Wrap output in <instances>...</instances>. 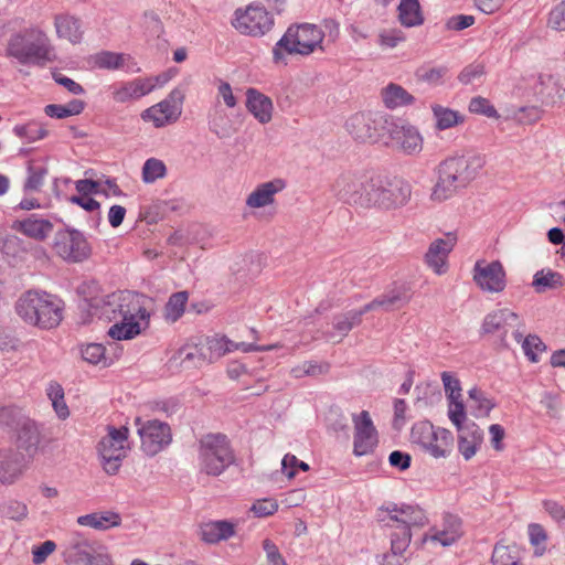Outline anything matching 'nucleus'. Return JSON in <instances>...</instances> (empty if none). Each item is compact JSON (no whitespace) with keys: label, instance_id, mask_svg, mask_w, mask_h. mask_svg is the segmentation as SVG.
Here are the masks:
<instances>
[{"label":"nucleus","instance_id":"1","mask_svg":"<svg viewBox=\"0 0 565 565\" xmlns=\"http://www.w3.org/2000/svg\"><path fill=\"white\" fill-rule=\"evenodd\" d=\"M6 55L22 65L44 66L53 61V47L47 34L39 28H26L10 35Z\"/></svg>","mask_w":565,"mask_h":565},{"label":"nucleus","instance_id":"2","mask_svg":"<svg viewBox=\"0 0 565 565\" xmlns=\"http://www.w3.org/2000/svg\"><path fill=\"white\" fill-rule=\"evenodd\" d=\"M61 301L39 290L23 292L15 302V312L23 322L40 329H53L62 319Z\"/></svg>","mask_w":565,"mask_h":565},{"label":"nucleus","instance_id":"3","mask_svg":"<svg viewBox=\"0 0 565 565\" xmlns=\"http://www.w3.org/2000/svg\"><path fill=\"white\" fill-rule=\"evenodd\" d=\"M140 300L141 298L137 294L127 290L84 300L81 305L79 322L89 323L93 316L113 321L122 312L131 313V311L139 310Z\"/></svg>","mask_w":565,"mask_h":565},{"label":"nucleus","instance_id":"4","mask_svg":"<svg viewBox=\"0 0 565 565\" xmlns=\"http://www.w3.org/2000/svg\"><path fill=\"white\" fill-rule=\"evenodd\" d=\"M369 207L396 211L406 206L413 193L412 184L399 177L373 175Z\"/></svg>","mask_w":565,"mask_h":565},{"label":"nucleus","instance_id":"5","mask_svg":"<svg viewBox=\"0 0 565 565\" xmlns=\"http://www.w3.org/2000/svg\"><path fill=\"white\" fill-rule=\"evenodd\" d=\"M235 461L230 440L222 434H207L199 439L198 462L201 472L220 476Z\"/></svg>","mask_w":565,"mask_h":565},{"label":"nucleus","instance_id":"6","mask_svg":"<svg viewBox=\"0 0 565 565\" xmlns=\"http://www.w3.org/2000/svg\"><path fill=\"white\" fill-rule=\"evenodd\" d=\"M324 32L321 28L303 23L290 26L275 46L273 54L276 63L284 61L281 50L288 54L310 55L316 50L323 51Z\"/></svg>","mask_w":565,"mask_h":565},{"label":"nucleus","instance_id":"7","mask_svg":"<svg viewBox=\"0 0 565 565\" xmlns=\"http://www.w3.org/2000/svg\"><path fill=\"white\" fill-rule=\"evenodd\" d=\"M128 436L129 428L126 426L108 425L106 427V434L97 445L99 460L106 473L116 475L121 467L129 450Z\"/></svg>","mask_w":565,"mask_h":565},{"label":"nucleus","instance_id":"8","mask_svg":"<svg viewBox=\"0 0 565 565\" xmlns=\"http://www.w3.org/2000/svg\"><path fill=\"white\" fill-rule=\"evenodd\" d=\"M388 121L390 118L381 113H356L347 120L345 128L356 141L384 142Z\"/></svg>","mask_w":565,"mask_h":565},{"label":"nucleus","instance_id":"9","mask_svg":"<svg viewBox=\"0 0 565 565\" xmlns=\"http://www.w3.org/2000/svg\"><path fill=\"white\" fill-rule=\"evenodd\" d=\"M412 443L417 444L422 449L434 458L446 457L452 446V434L443 428L435 429L429 422L415 424L411 431Z\"/></svg>","mask_w":565,"mask_h":565},{"label":"nucleus","instance_id":"10","mask_svg":"<svg viewBox=\"0 0 565 565\" xmlns=\"http://www.w3.org/2000/svg\"><path fill=\"white\" fill-rule=\"evenodd\" d=\"M373 175H356L350 172L341 173L332 183V193L341 201L369 207Z\"/></svg>","mask_w":565,"mask_h":565},{"label":"nucleus","instance_id":"11","mask_svg":"<svg viewBox=\"0 0 565 565\" xmlns=\"http://www.w3.org/2000/svg\"><path fill=\"white\" fill-rule=\"evenodd\" d=\"M384 143L404 154L416 156L423 150L424 139L415 126L390 118Z\"/></svg>","mask_w":565,"mask_h":565},{"label":"nucleus","instance_id":"12","mask_svg":"<svg viewBox=\"0 0 565 565\" xmlns=\"http://www.w3.org/2000/svg\"><path fill=\"white\" fill-rule=\"evenodd\" d=\"M185 98L184 89L175 87L168 97L141 113L143 121L152 122L156 128L175 122L182 114Z\"/></svg>","mask_w":565,"mask_h":565},{"label":"nucleus","instance_id":"13","mask_svg":"<svg viewBox=\"0 0 565 565\" xmlns=\"http://www.w3.org/2000/svg\"><path fill=\"white\" fill-rule=\"evenodd\" d=\"M353 455L363 457L375 451L379 445V433L367 411L352 414Z\"/></svg>","mask_w":565,"mask_h":565},{"label":"nucleus","instance_id":"14","mask_svg":"<svg viewBox=\"0 0 565 565\" xmlns=\"http://www.w3.org/2000/svg\"><path fill=\"white\" fill-rule=\"evenodd\" d=\"M54 249L61 258L70 263H81L92 253L85 236L76 230L58 231L54 238Z\"/></svg>","mask_w":565,"mask_h":565},{"label":"nucleus","instance_id":"15","mask_svg":"<svg viewBox=\"0 0 565 565\" xmlns=\"http://www.w3.org/2000/svg\"><path fill=\"white\" fill-rule=\"evenodd\" d=\"M232 24L243 34L258 36L268 32L274 21L264 7L250 4L235 11Z\"/></svg>","mask_w":565,"mask_h":565},{"label":"nucleus","instance_id":"16","mask_svg":"<svg viewBox=\"0 0 565 565\" xmlns=\"http://www.w3.org/2000/svg\"><path fill=\"white\" fill-rule=\"evenodd\" d=\"M380 521L385 526H407L409 531L423 527L428 523V518L423 509L409 504H391L381 509Z\"/></svg>","mask_w":565,"mask_h":565},{"label":"nucleus","instance_id":"17","mask_svg":"<svg viewBox=\"0 0 565 565\" xmlns=\"http://www.w3.org/2000/svg\"><path fill=\"white\" fill-rule=\"evenodd\" d=\"M503 265L499 260H478L472 269V279L483 292L500 294L507 287Z\"/></svg>","mask_w":565,"mask_h":565},{"label":"nucleus","instance_id":"18","mask_svg":"<svg viewBox=\"0 0 565 565\" xmlns=\"http://www.w3.org/2000/svg\"><path fill=\"white\" fill-rule=\"evenodd\" d=\"M137 424L141 448L147 455L154 456L171 443V429L168 424L158 419L141 423L139 418Z\"/></svg>","mask_w":565,"mask_h":565},{"label":"nucleus","instance_id":"19","mask_svg":"<svg viewBox=\"0 0 565 565\" xmlns=\"http://www.w3.org/2000/svg\"><path fill=\"white\" fill-rule=\"evenodd\" d=\"M149 315L145 309L142 301H139V310L119 315L114 324L108 329L107 334L114 340H131L148 326Z\"/></svg>","mask_w":565,"mask_h":565},{"label":"nucleus","instance_id":"20","mask_svg":"<svg viewBox=\"0 0 565 565\" xmlns=\"http://www.w3.org/2000/svg\"><path fill=\"white\" fill-rule=\"evenodd\" d=\"M440 166L447 170L461 186H466L483 168L484 158L480 154L451 157L446 159Z\"/></svg>","mask_w":565,"mask_h":565},{"label":"nucleus","instance_id":"21","mask_svg":"<svg viewBox=\"0 0 565 565\" xmlns=\"http://www.w3.org/2000/svg\"><path fill=\"white\" fill-rule=\"evenodd\" d=\"M457 243V237L452 233H447L445 237L434 239L424 255V262L434 274L441 276L449 269L448 256Z\"/></svg>","mask_w":565,"mask_h":565},{"label":"nucleus","instance_id":"22","mask_svg":"<svg viewBox=\"0 0 565 565\" xmlns=\"http://www.w3.org/2000/svg\"><path fill=\"white\" fill-rule=\"evenodd\" d=\"M99 545L78 531L72 532L64 545V561L68 565H84Z\"/></svg>","mask_w":565,"mask_h":565},{"label":"nucleus","instance_id":"23","mask_svg":"<svg viewBox=\"0 0 565 565\" xmlns=\"http://www.w3.org/2000/svg\"><path fill=\"white\" fill-rule=\"evenodd\" d=\"M520 328L521 322L518 313L514 311L503 308V309H495L491 312H489L481 324V332L484 334H493L497 332H503L501 337V344L504 348H508V342L505 339V328Z\"/></svg>","mask_w":565,"mask_h":565},{"label":"nucleus","instance_id":"24","mask_svg":"<svg viewBox=\"0 0 565 565\" xmlns=\"http://www.w3.org/2000/svg\"><path fill=\"white\" fill-rule=\"evenodd\" d=\"M41 441V433L36 423L30 418H22L17 424L15 446L28 457H33Z\"/></svg>","mask_w":565,"mask_h":565},{"label":"nucleus","instance_id":"25","mask_svg":"<svg viewBox=\"0 0 565 565\" xmlns=\"http://www.w3.org/2000/svg\"><path fill=\"white\" fill-rule=\"evenodd\" d=\"M160 82V76L156 78H137L115 87L113 90V99L116 103H128L138 99L151 93L157 83Z\"/></svg>","mask_w":565,"mask_h":565},{"label":"nucleus","instance_id":"26","mask_svg":"<svg viewBox=\"0 0 565 565\" xmlns=\"http://www.w3.org/2000/svg\"><path fill=\"white\" fill-rule=\"evenodd\" d=\"M11 228L31 239L43 242L53 233L54 225L50 220L38 217L33 214L25 218L13 221Z\"/></svg>","mask_w":565,"mask_h":565},{"label":"nucleus","instance_id":"27","mask_svg":"<svg viewBox=\"0 0 565 565\" xmlns=\"http://www.w3.org/2000/svg\"><path fill=\"white\" fill-rule=\"evenodd\" d=\"M462 536L461 521L457 516L447 515L443 527H433L423 537V543L430 541L439 543L444 547L454 545Z\"/></svg>","mask_w":565,"mask_h":565},{"label":"nucleus","instance_id":"28","mask_svg":"<svg viewBox=\"0 0 565 565\" xmlns=\"http://www.w3.org/2000/svg\"><path fill=\"white\" fill-rule=\"evenodd\" d=\"M458 430V450L466 460L471 459L483 440V433L472 422L457 427Z\"/></svg>","mask_w":565,"mask_h":565},{"label":"nucleus","instance_id":"29","mask_svg":"<svg viewBox=\"0 0 565 565\" xmlns=\"http://www.w3.org/2000/svg\"><path fill=\"white\" fill-rule=\"evenodd\" d=\"M286 188L282 179H274L262 183L255 188L246 199V205L250 209H260L270 205L275 201V195Z\"/></svg>","mask_w":565,"mask_h":565},{"label":"nucleus","instance_id":"30","mask_svg":"<svg viewBox=\"0 0 565 565\" xmlns=\"http://www.w3.org/2000/svg\"><path fill=\"white\" fill-rule=\"evenodd\" d=\"M237 523L226 520L210 521L200 527L201 540L209 544H215L235 535Z\"/></svg>","mask_w":565,"mask_h":565},{"label":"nucleus","instance_id":"31","mask_svg":"<svg viewBox=\"0 0 565 565\" xmlns=\"http://www.w3.org/2000/svg\"><path fill=\"white\" fill-rule=\"evenodd\" d=\"M24 466L12 449H0V482L14 483L23 473Z\"/></svg>","mask_w":565,"mask_h":565},{"label":"nucleus","instance_id":"32","mask_svg":"<svg viewBox=\"0 0 565 565\" xmlns=\"http://www.w3.org/2000/svg\"><path fill=\"white\" fill-rule=\"evenodd\" d=\"M246 107L253 116L260 122L267 124L273 117V103L270 98L259 93L255 88H248L246 92Z\"/></svg>","mask_w":565,"mask_h":565},{"label":"nucleus","instance_id":"33","mask_svg":"<svg viewBox=\"0 0 565 565\" xmlns=\"http://www.w3.org/2000/svg\"><path fill=\"white\" fill-rule=\"evenodd\" d=\"M201 343L207 362H213L226 353H231L236 350L241 351L238 345L243 344L244 342H234L224 335L216 334L205 338V340Z\"/></svg>","mask_w":565,"mask_h":565},{"label":"nucleus","instance_id":"34","mask_svg":"<svg viewBox=\"0 0 565 565\" xmlns=\"http://www.w3.org/2000/svg\"><path fill=\"white\" fill-rule=\"evenodd\" d=\"M76 523L97 531H106L110 527H118L121 524V516L115 511L93 512L78 516Z\"/></svg>","mask_w":565,"mask_h":565},{"label":"nucleus","instance_id":"35","mask_svg":"<svg viewBox=\"0 0 565 565\" xmlns=\"http://www.w3.org/2000/svg\"><path fill=\"white\" fill-rule=\"evenodd\" d=\"M381 98L388 109L411 106L415 103V97L403 86L396 83H388L381 89Z\"/></svg>","mask_w":565,"mask_h":565},{"label":"nucleus","instance_id":"36","mask_svg":"<svg viewBox=\"0 0 565 565\" xmlns=\"http://www.w3.org/2000/svg\"><path fill=\"white\" fill-rule=\"evenodd\" d=\"M209 128L221 139L228 138L234 132L232 119L220 105L209 111Z\"/></svg>","mask_w":565,"mask_h":565},{"label":"nucleus","instance_id":"37","mask_svg":"<svg viewBox=\"0 0 565 565\" xmlns=\"http://www.w3.org/2000/svg\"><path fill=\"white\" fill-rule=\"evenodd\" d=\"M430 109L437 130H447L465 121V116L461 113L440 104H431Z\"/></svg>","mask_w":565,"mask_h":565},{"label":"nucleus","instance_id":"38","mask_svg":"<svg viewBox=\"0 0 565 565\" xmlns=\"http://www.w3.org/2000/svg\"><path fill=\"white\" fill-rule=\"evenodd\" d=\"M459 188L462 186L440 166L438 181L433 188L430 199L436 202L446 201L450 199Z\"/></svg>","mask_w":565,"mask_h":565},{"label":"nucleus","instance_id":"39","mask_svg":"<svg viewBox=\"0 0 565 565\" xmlns=\"http://www.w3.org/2000/svg\"><path fill=\"white\" fill-rule=\"evenodd\" d=\"M513 338L518 343L522 344L524 354L533 363L539 362V355L546 350V345L537 335L529 334L524 337V331L520 330V328L514 330Z\"/></svg>","mask_w":565,"mask_h":565},{"label":"nucleus","instance_id":"40","mask_svg":"<svg viewBox=\"0 0 565 565\" xmlns=\"http://www.w3.org/2000/svg\"><path fill=\"white\" fill-rule=\"evenodd\" d=\"M174 360L179 361V364L185 369L198 367L202 365V363L207 362L201 342L198 344L188 343L183 345L175 353Z\"/></svg>","mask_w":565,"mask_h":565},{"label":"nucleus","instance_id":"41","mask_svg":"<svg viewBox=\"0 0 565 565\" xmlns=\"http://www.w3.org/2000/svg\"><path fill=\"white\" fill-rule=\"evenodd\" d=\"M54 25L58 38L78 43L82 39L81 25L77 19L70 15H56Z\"/></svg>","mask_w":565,"mask_h":565},{"label":"nucleus","instance_id":"42","mask_svg":"<svg viewBox=\"0 0 565 565\" xmlns=\"http://www.w3.org/2000/svg\"><path fill=\"white\" fill-rule=\"evenodd\" d=\"M397 11L401 24L406 28L417 26L424 22L418 0H401Z\"/></svg>","mask_w":565,"mask_h":565},{"label":"nucleus","instance_id":"43","mask_svg":"<svg viewBox=\"0 0 565 565\" xmlns=\"http://www.w3.org/2000/svg\"><path fill=\"white\" fill-rule=\"evenodd\" d=\"M540 95L545 105H555L565 98V87L552 76L541 77Z\"/></svg>","mask_w":565,"mask_h":565},{"label":"nucleus","instance_id":"44","mask_svg":"<svg viewBox=\"0 0 565 565\" xmlns=\"http://www.w3.org/2000/svg\"><path fill=\"white\" fill-rule=\"evenodd\" d=\"M409 298L405 292L393 290L388 294H385L370 303L363 307V311L369 312L371 310H375L377 308H383L385 310H391L395 307H402L408 302Z\"/></svg>","mask_w":565,"mask_h":565},{"label":"nucleus","instance_id":"45","mask_svg":"<svg viewBox=\"0 0 565 565\" xmlns=\"http://www.w3.org/2000/svg\"><path fill=\"white\" fill-rule=\"evenodd\" d=\"M85 362L102 369L109 366L113 360L106 354V348L100 343H87L81 349Z\"/></svg>","mask_w":565,"mask_h":565},{"label":"nucleus","instance_id":"46","mask_svg":"<svg viewBox=\"0 0 565 565\" xmlns=\"http://www.w3.org/2000/svg\"><path fill=\"white\" fill-rule=\"evenodd\" d=\"M0 250L13 258H21L28 253L24 241L9 233H0Z\"/></svg>","mask_w":565,"mask_h":565},{"label":"nucleus","instance_id":"47","mask_svg":"<svg viewBox=\"0 0 565 565\" xmlns=\"http://www.w3.org/2000/svg\"><path fill=\"white\" fill-rule=\"evenodd\" d=\"M532 285L537 292H544L547 289H556L563 286V276L551 269H542L534 275Z\"/></svg>","mask_w":565,"mask_h":565},{"label":"nucleus","instance_id":"48","mask_svg":"<svg viewBox=\"0 0 565 565\" xmlns=\"http://www.w3.org/2000/svg\"><path fill=\"white\" fill-rule=\"evenodd\" d=\"M392 532L391 539V552L395 556H402L408 548L412 541V531L407 526H390Z\"/></svg>","mask_w":565,"mask_h":565},{"label":"nucleus","instance_id":"49","mask_svg":"<svg viewBox=\"0 0 565 565\" xmlns=\"http://www.w3.org/2000/svg\"><path fill=\"white\" fill-rule=\"evenodd\" d=\"M520 556L516 546L497 544L493 548L492 565H520Z\"/></svg>","mask_w":565,"mask_h":565},{"label":"nucleus","instance_id":"50","mask_svg":"<svg viewBox=\"0 0 565 565\" xmlns=\"http://www.w3.org/2000/svg\"><path fill=\"white\" fill-rule=\"evenodd\" d=\"M13 132L28 142H35L47 136V130L44 125L34 120L24 125H17L13 128Z\"/></svg>","mask_w":565,"mask_h":565},{"label":"nucleus","instance_id":"51","mask_svg":"<svg viewBox=\"0 0 565 565\" xmlns=\"http://www.w3.org/2000/svg\"><path fill=\"white\" fill-rule=\"evenodd\" d=\"M84 109V102L79 99L71 100L65 105L50 104L45 106L44 111L47 116L53 118H66L78 115Z\"/></svg>","mask_w":565,"mask_h":565},{"label":"nucleus","instance_id":"52","mask_svg":"<svg viewBox=\"0 0 565 565\" xmlns=\"http://www.w3.org/2000/svg\"><path fill=\"white\" fill-rule=\"evenodd\" d=\"M330 370V364L327 362H315V361H305L296 366H294L290 371L291 375L296 379H300L303 376H319L327 374Z\"/></svg>","mask_w":565,"mask_h":565},{"label":"nucleus","instance_id":"53","mask_svg":"<svg viewBox=\"0 0 565 565\" xmlns=\"http://www.w3.org/2000/svg\"><path fill=\"white\" fill-rule=\"evenodd\" d=\"M47 396L58 418L66 419L70 411L64 399L63 387L57 383H51L47 387Z\"/></svg>","mask_w":565,"mask_h":565},{"label":"nucleus","instance_id":"54","mask_svg":"<svg viewBox=\"0 0 565 565\" xmlns=\"http://www.w3.org/2000/svg\"><path fill=\"white\" fill-rule=\"evenodd\" d=\"M167 174V167L162 160L157 158L147 159L142 167V181L145 183H153Z\"/></svg>","mask_w":565,"mask_h":565},{"label":"nucleus","instance_id":"55","mask_svg":"<svg viewBox=\"0 0 565 565\" xmlns=\"http://www.w3.org/2000/svg\"><path fill=\"white\" fill-rule=\"evenodd\" d=\"M470 408L475 412L477 417L488 416L490 411L494 407L491 399L487 398L486 395L478 388H471L469 391Z\"/></svg>","mask_w":565,"mask_h":565},{"label":"nucleus","instance_id":"56","mask_svg":"<svg viewBox=\"0 0 565 565\" xmlns=\"http://www.w3.org/2000/svg\"><path fill=\"white\" fill-rule=\"evenodd\" d=\"M366 313L363 308L359 310L349 311L342 316H339L334 320V328L339 331L340 337H344L354 327L360 324L362 316Z\"/></svg>","mask_w":565,"mask_h":565},{"label":"nucleus","instance_id":"57","mask_svg":"<svg viewBox=\"0 0 565 565\" xmlns=\"http://www.w3.org/2000/svg\"><path fill=\"white\" fill-rule=\"evenodd\" d=\"M186 301V291H179L173 294L166 305V318L172 322L177 321L184 312Z\"/></svg>","mask_w":565,"mask_h":565},{"label":"nucleus","instance_id":"58","mask_svg":"<svg viewBox=\"0 0 565 565\" xmlns=\"http://www.w3.org/2000/svg\"><path fill=\"white\" fill-rule=\"evenodd\" d=\"M127 58L126 54L104 51L96 54L95 64L100 68L118 70L125 65Z\"/></svg>","mask_w":565,"mask_h":565},{"label":"nucleus","instance_id":"59","mask_svg":"<svg viewBox=\"0 0 565 565\" xmlns=\"http://www.w3.org/2000/svg\"><path fill=\"white\" fill-rule=\"evenodd\" d=\"M0 512L3 516L13 521H22L29 514L28 505L15 499L3 502Z\"/></svg>","mask_w":565,"mask_h":565},{"label":"nucleus","instance_id":"60","mask_svg":"<svg viewBox=\"0 0 565 565\" xmlns=\"http://www.w3.org/2000/svg\"><path fill=\"white\" fill-rule=\"evenodd\" d=\"M527 533L531 544L535 547L534 555L542 556L546 551L544 545L547 540L546 531L541 524L532 523L527 527Z\"/></svg>","mask_w":565,"mask_h":565},{"label":"nucleus","instance_id":"61","mask_svg":"<svg viewBox=\"0 0 565 565\" xmlns=\"http://www.w3.org/2000/svg\"><path fill=\"white\" fill-rule=\"evenodd\" d=\"M447 74V68L444 66L439 67H422L416 72V77L419 82L428 85L437 86L443 84L444 77Z\"/></svg>","mask_w":565,"mask_h":565},{"label":"nucleus","instance_id":"62","mask_svg":"<svg viewBox=\"0 0 565 565\" xmlns=\"http://www.w3.org/2000/svg\"><path fill=\"white\" fill-rule=\"evenodd\" d=\"M47 174V169L44 167L30 166L28 168V178L24 183L26 191L36 192L40 191L44 183V179Z\"/></svg>","mask_w":565,"mask_h":565},{"label":"nucleus","instance_id":"63","mask_svg":"<svg viewBox=\"0 0 565 565\" xmlns=\"http://www.w3.org/2000/svg\"><path fill=\"white\" fill-rule=\"evenodd\" d=\"M406 40L405 33L399 29L383 30L379 34V44L382 47L394 49Z\"/></svg>","mask_w":565,"mask_h":565},{"label":"nucleus","instance_id":"64","mask_svg":"<svg viewBox=\"0 0 565 565\" xmlns=\"http://www.w3.org/2000/svg\"><path fill=\"white\" fill-rule=\"evenodd\" d=\"M547 26L554 31H565V0L551 10Z\"/></svg>","mask_w":565,"mask_h":565}]
</instances>
